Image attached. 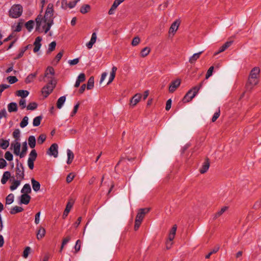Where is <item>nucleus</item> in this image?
<instances>
[{"label": "nucleus", "mask_w": 261, "mask_h": 261, "mask_svg": "<svg viewBox=\"0 0 261 261\" xmlns=\"http://www.w3.org/2000/svg\"><path fill=\"white\" fill-rule=\"evenodd\" d=\"M37 154L35 149H33L29 154L28 160H31L34 162L37 158Z\"/></svg>", "instance_id": "obj_33"}, {"label": "nucleus", "mask_w": 261, "mask_h": 261, "mask_svg": "<svg viewBox=\"0 0 261 261\" xmlns=\"http://www.w3.org/2000/svg\"><path fill=\"white\" fill-rule=\"evenodd\" d=\"M56 41H53L51 42L49 45H48V48L47 50V54H50L51 52L54 51L56 48Z\"/></svg>", "instance_id": "obj_40"}, {"label": "nucleus", "mask_w": 261, "mask_h": 261, "mask_svg": "<svg viewBox=\"0 0 261 261\" xmlns=\"http://www.w3.org/2000/svg\"><path fill=\"white\" fill-rule=\"evenodd\" d=\"M79 62V58H75L73 60H70L68 61V63L70 65H75L77 64Z\"/></svg>", "instance_id": "obj_58"}, {"label": "nucleus", "mask_w": 261, "mask_h": 261, "mask_svg": "<svg viewBox=\"0 0 261 261\" xmlns=\"http://www.w3.org/2000/svg\"><path fill=\"white\" fill-rule=\"evenodd\" d=\"M117 70V68L116 66H113L112 68V70L110 73V75L109 77V81L108 82V85L110 84L114 79L115 77L116 72Z\"/></svg>", "instance_id": "obj_21"}, {"label": "nucleus", "mask_w": 261, "mask_h": 261, "mask_svg": "<svg viewBox=\"0 0 261 261\" xmlns=\"http://www.w3.org/2000/svg\"><path fill=\"white\" fill-rule=\"evenodd\" d=\"M141 94H136L130 100V105L135 106L140 101L141 98Z\"/></svg>", "instance_id": "obj_23"}, {"label": "nucleus", "mask_w": 261, "mask_h": 261, "mask_svg": "<svg viewBox=\"0 0 261 261\" xmlns=\"http://www.w3.org/2000/svg\"><path fill=\"white\" fill-rule=\"evenodd\" d=\"M67 155L68 158L67 163L68 164H70L71 163L74 159V154L70 149H68L67 150Z\"/></svg>", "instance_id": "obj_25"}, {"label": "nucleus", "mask_w": 261, "mask_h": 261, "mask_svg": "<svg viewBox=\"0 0 261 261\" xmlns=\"http://www.w3.org/2000/svg\"><path fill=\"white\" fill-rule=\"evenodd\" d=\"M54 68L52 67H48L45 71L44 77L48 80L50 84H56V81L54 77Z\"/></svg>", "instance_id": "obj_5"}, {"label": "nucleus", "mask_w": 261, "mask_h": 261, "mask_svg": "<svg viewBox=\"0 0 261 261\" xmlns=\"http://www.w3.org/2000/svg\"><path fill=\"white\" fill-rule=\"evenodd\" d=\"M47 154L54 158H57L58 155V146L57 144H53L48 149Z\"/></svg>", "instance_id": "obj_7"}, {"label": "nucleus", "mask_w": 261, "mask_h": 261, "mask_svg": "<svg viewBox=\"0 0 261 261\" xmlns=\"http://www.w3.org/2000/svg\"><path fill=\"white\" fill-rule=\"evenodd\" d=\"M220 110H219L218 112H216V113H214L212 119L213 122H215L218 118V117L220 116Z\"/></svg>", "instance_id": "obj_59"}, {"label": "nucleus", "mask_w": 261, "mask_h": 261, "mask_svg": "<svg viewBox=\"0 0 261 261\" xmlns=\"http://www.w3.org/2000/svg\"><path fill=\"white\" fill-rule=\"evenodd\" d=\"M54 5L51 3L48 4L44 16L39 15L36 18V30L39 33L44 32L47 33L54 24Z\"/></svg>", "instance_id": "obj_1"}, {"label": "nucleus", "mask_w": 261, "mask_h": 261, "mask_svg": "<svg viewBox=\"0 0 261 261\" xmlns=\"http://www.w3.org/2000/svg\"><path fill=\"white\" fill-rule=\"evenodd\" d=\"M202 86V83L200 84L198 86H195L192 89L189 90L188 92L184 96L182 101L184 102H187L191 101L197 94L199 89Z\"/></svg>", "instance_id": "obj_3"}, {"label": "nucleus", "mask_w": 261, "mask_h": 261, "mask_svg": "<svg viewBox=\"0 0 261 261\" xmlns=\"http://www.w3.org/2000/svg\"><path fill=\"white\" fill-rule=\"evenodd\" d=\"M9 141L7 140H2L0 143V146L3 149H6L9 146Z\"/></svg>", "instance_id": "obj_41"}, {"label": "nucleus", "mask_w": 261, "mask_h": 261, "mask_svg": "<svg viewBox=\"0 0 261 261\" xmlns=\"http://www.w3.org/2000/svg\"><path fill=\"white\" fill-rule=\"evenodd\" d=\"M20 143L17 141L11 144V147L13 148L14 153L18 155L20 151Z\"/></svg>", "instance_id": "obj_14"}, {"label": "nucleus", "mask_w": 261, "mask_h": 261, "mask_svg": "<svg viewBox=\"0 0 261 261\" xmlns=\"http://www.w3.org/2000/svg\"><path fill=\"white\" fill-rule=\"evenodd\" d=\"M66 98L65 96H62L60 97L57 100V107L59 109H61L64 105Z\"/></svg>", "instance_id": "obj_19"}, {"label": "nucleus", "mask_w": 261, "mask_h": 261, "mask_svg": "<svg viewBox=\"0 0 261 261\" xmlns=\"http://www.w3.org/2000/svg\"><path fill=\"white\" fill-rule=\"evenodd\" d=\"M46 139V137L44 135H41L38 138V143L42 144Z\"/></svg>", "instance_id": "obj_56"}, {"label": "nucleus", "mask_w": 261, "mask_h": 261, "mask_svg": "<svg viewBox=\"0 0 261 261\" xmlns=\"http://www.w3.org/2000/svg\"><path fill=\"white\" fill-rule=\"evenodd\" d=\"M34 24V22L33 20H29L25 23V26L29 32H31L32 30Z\"/></svg>", "instance_id": "obj_45"}, {"label": "nucleus", "mask_w": 261, "mask_h": 261, "mask_svg": "<svg viewBox=\"0 0 261 261\" xmlns=\"http://www.w3.org/2000/svg\"><path fill=\"white\" fill-rule=\"evenodd\" d=\"M213 70H214L213 66H211L210 67V68L208 69V70L207 71V73H206V74L205 76L206 79H208L211 76H212V75L213 74Z\"/></svg>", "instance_id": "obj_51"}, {"label": "nucleus", "mask_w": 261, "mask_h": 261, "mask_svg": "<svg viewBox=\"0 0 261 261\" xmlns=\"http://www.w3.org/2000/svg\"><path fill=\"white\" fill-rule=\"evenodd\" d=\"M30 251V248L29 247H27L23 251V256L24 258H27L29 255Z\"/></svg>", "instance_id": "obj_57"}, {"label": "nucleus", "mask_w": 261, "mask_h": 261, "mask_svg": "<svg viewBox=\"0 0 261 261\" xmlns=\"http://www.w3.org/2000/svg\"><path fill=\"white\" fill-rule=\"evenodd\" d=\"M40 215H41V212H39L35 215V223L36 224H38L40 222Z\"/></svg>", "instance_id": "obj_60"}, {"label": "nucleus", "mask_w": 261, "mask_h": 261, "mask_svg": "<svg viewBox=\"0 0 261 261\" xmlns=\"http://www.w3.org/2000/svg\"><path fill=\"white\" fill-rule=\"evenodd\" d=\"M63 56V52L61 51L55 57V61L58 63Z\"/></svg>", "instance_id": "obj_63"}, {"label": "nucleus", "mask_w": 261, "mask_h": 261, "mask_svg": "<svg viewBox=\"0 0 261 261\" xmlns=\"http://www.w3.org/2000/svg\"><path fill=\"white\" fill-rule=\"evenodd\" d=\"M228 209V207L226 206H223L221 209L218 211L214 216V219H216L218 217L221 216L225 211Z\"/></svg>", "instance_id": "obj_35"}, {"label": "nucleus", "mask_w": 261, "mask_h": 261, "mask_svg": "<svg viewBox=\"0 0 261 261\" xmlns=\"http://www.w3.org/2000/svg\"><path fill=\"white\" fill-rule=\"evenodd\" d=\"M10 176V172L9 171H5L3 175V177L1 179V182L3 184H5Z\"/></svg>", "instance_id": "obj_27"}, {"label": "nucleus", "mask_w": 261, "mask_h": 261, "mask_svg": "<svg viewBox=\"0 0 261 261\" xmlns=\"http://www.w3.org/2000/svg\"><path fill=\"white\" fill-rule=\"evenodd\" d=\"M5 158L8 161H12L13 160V155L10 151H7L5 154Z\"/></svg>", "instance_id": "obj_49"}, {"label": "nucleus", "mask_w": 261, "mask_h": 261, "mask_svg": "<svg viewBox=\"0 0 261 261\" xmlns=\"http://www.w3.org/2000/svg\"><path fill=\"white\" fill-rule=\"evenodd\" d=\"M7 80L11 84L16 83L18 81L17 79L15 76H9L7 77Z\"/></svg>", "instance_id": "obj_50"}, {"label": "nucleus", "mask_w": 261, "mask_h": 261, "mask_svg": "<svg viewBox=\"0 0 261 261\" xmlns=\"http://www.w3.org/2000/svg\"><path fill=\"white\" fill-rule=\"evenodd\" d=\"M30 199V196L26 194H23L20 196V203L21 204H27L29 203Z\"/></svg>", "instance_id": "obj_16"}, {"label": "nucleus", "mask_w": 261, "mask_h": 261, "mask_svg": "<svg viewBox=\"0 0 261 261\" xmlns=\"http://www.w3.org/2000/svg\"><path fill=\"white\" fill-rule=\"evenodd\" d=\"M140 42V39L138 37H135L132 42V45L133 46L137 45Z\"/></svg>", "instance_id": "obj_53"}, {"label": "nucleus", "mask_w": 261, "mask_h": 261, "mask_svg": "<svg viewBox=\"0 0 261 261\" xmlns=\"http://www.w3.org/2000/svg\"><path fill=\"white\" fill-rule=\"evenodd\" d=\"M181 81L179 79H176L171 82L169 87V91L170 93H173L175 91L177 87L180 84Z\"/></svg>", "instance_id": "obj_9"}, {"label": "nucleus", "mask_w": 261, "mask_h": 261, "mask_svg": "<svg viewBox=\"0 0 261 261\" xmlns=\"http://www.w3.org/2000/svg\"><path fill=\"white\" fill-rule=\"evenodd\" d=\"M37 103L35 102L30 103L27 107L28 110H34L37 108Z\"/></svg>", "instance_id": "obj_48"}, {"label": "nucleus", "mask_w": 261, "mask_h": 261, "mask_svg": "<svg viewBox=\"0 0 261 261\" xmlns=\"http://www.w3.org/2000/svg\"><path fill=\"white\" fill-rule=\"evenodd\" d=\"M27 145L26 142H24L22 144V149L21 152L19 153L18 155L20 156V158H22L24 156V154L25 153L27 150Z\"/></svg>", "instance_id": "obj_44"}, {"label": "nucleus", "mask_w": 261, "mask_h": 261, "mask_svg": "<svg viewBox=\"0 0 261 261\" xmlns=\"http://www.w3.org/2000/svg\"><path fill=\"white\" fill-rule=\"evenodd\" d=\"M28 143L31 148H34L36 145V139L34 136H31L28 139Z\"/></svg>", "instance_id": "obj_29"}, {"label": "nucleus", "mask_w": 261, "mask_h": 261, "mask_svg": "<svg viewBox=\"0 0 261 261\" xmlns=\"http://www.w3.org/2000/svg\"><path fill=\"white\" fill-rule=\"evenodd\" d=\"M7 163L3 158H0V169H3L6 167Z\"/></svg>", "instance_id": "obj_55"}, {"label": "nucleus", "mask_w": 261, "mask_h": 261, "mask_svg": "<svg viewBox=\"0 0 261 261\" xmlns=\"http://www.w3.org/2000/svg\"><path fill=\"white\" fill-rule=\"evenodd\" d=\"M19 106L22 109L26 108L27 105H26V100L24 98H21L19 102Z\"/></svg>", "instance_id": "obj_52"}, {"label": "nucleus", "mask_w": 261, "mask_h": 261, "mask_svg": "<svg viewBox=\"0 0 261 261\" xmlns=\"http://www.w3.org/2000/svg\"><path fill=\"white\" fill-rule=\"evenodd\" d=\"M41 40L42 38L40 36H38L36 38L35 41L34 42V48L33 51L34 53H37L40 50L41 46Z\"/></svg>", "instance_id": "obj_12"}, {"label": "nucleus", "mask_w": 261, "mask_h": 261, "mask_svg": "<svg viewBox=\"0 0 261 261\" xmlns=\"http://www.w3.org/2000/svg\"><path fill=\"white\" fill-rule=\"evenodd\" d=\"M45 232L46 231L45 228L42 226H40L37 232V239L39 240H41L44 237Z\"/></svg>", "instance_id": "obj_17"}, {"label": "nucleus", "mask_w": 261, "mask_h": 261, "mask_svg": "<svg viewBox=\"0 0 261 261\" xmlns=\"http://www.w3.org/2000/svg\"><path fill=\"white\" fill-rule=\"evenodd\" d=\"M94 77L91 76L88 81L87 85V89L90 90V89H92L94 87Z\"/></svg>", "instance_id": "obj_34"}, {"label": "nucleus", "mask_w": 261, "mask_h": 261, "mask_svg": "<svg viewBox=\"0 0 261 261\" xmlns=\"http://www.w3.org/2000/svg\"><path fill=\"white\" fill-rule=\"evenodd\" d=\"M171 103H172V100L171 99H169L167 101L166 105V110L167 111H168L170 109V108L171 107Z\"/></svg>", "instance_id": "obj_64"}, {"label": "nucleus", "mask_w": 261, "mask_h": 261, "mask_svg": "<svg viewBox=\"0 0 261 261\" xmlns=\"http://www.w3.org/2000/svg\"><path fill=\"white\" fill-rule=\"evenodd\" d=\"M22 7L20 5H14L11 7L9 11V15L12 18H18L22 14Z\"/></svg>", "instance_id": "obj_4"}, {"label": "nucleus", "mask_w": 261, "mask_h": 261, "mask_svg": "<svg viewBox=\"0 0 261 261\" xmlns=\"http://www.w3.org/2000/svg\"><path fill=\"white\" fill-rule=\"evenodd\" d=\"M31 192V186L29 184H25L21 190L22 193L26 194L30 193Z\"/></svg>", "instance_id": "obj_32"}, {"label": "nucleus", "mask_w": 261, "mask_h": 261, "mask_svg": "<svg viewBox=\"0 0 261 261\" xmlns=\"http://www.w3.org/2000/svg\"><path fill=\"white\" fill-rule=\"evenodd\" d=\"M8 110L10 113L17 111V105L16 102H11L8 105Z\"/></svg>", "instance_id": "obj_24"}, {"label": "nucleus", "mask_w": 261, "mask_h": 261, "mask_svg": "<svg viewBox=\"0 0 261 261\" xmlns=\"http://www.w3.org/2000/svg\"><path fill=\"white\" fill-rule=\"evenodd\" d=\"M42 119L41 116H38L34 118L33 121V125L34 126H38L40 124L41 120Z\"/></svg>", "instance_id": "obj_37"}, {"label": "nucleus", "mask_w": 261, "mask_h": 261, "mask_svg": "<svg viewBox=\"0 0 261 261\" xmlns=\"http://www.w3.org/2000/svg\"><path fill=\"white\" fill-rule=\"evenodd\" d=\"M74 175L72 174V173H70L66 177V181L68 183L70 182L73 179Z\"/></svg>", "instance_id": "obj_62"}, {"label": "nucleus", "mask_w": 261, "mask_h": 261, "mask_svg": "<svg viewBox=\"0 0 261 261\" xmlns=\"http://www.w3.org/2000/svg\"><path fill=\"white\" fill-rule=\"evenodd\" d=\"M179 24H180V21L178 20H176L175 21H174L172 23V24L169 29V34H172V35H174L175 33V32H176V31L178 30Z\"/></svg>", "instance_id": "obj_10"}, {"label": "nucleus", "mask_w": 261, "mask_h": 261, "mask_svg": "<svg viewBox=\"0 0 261 261\" xmlns=\"http://www.w3.org/2000/svg\"><path fill=\"white\" fill-rule=\"evenodd\" d=\"M29 118L27 116H25L22 119V121L20 123V126L21 128H24L27 126L28 124Z\"/></svg>", "instance_id": "obj_46"}, {"label": "nucleus", "mask_w": 261, "mask_h": 261, "mask_svg": "<svg viewBox=\"0 0 261 261\" xmlns=\"http://www.w3.org/2000/svg\"><path fill=\"white\" fill-rule=\"evenodd\" d=\"M149 210V208L139 209L136 218V220L142 222L145 214L148 213Z\"/></svg>", "instance_id": "obj_6"}, {"label": "nucleus", "mask_w": 261, "mask_h": 261, "mask_svg": "<svg viewBox=\"0 0 261 261\" xmlns=\"http://www.w3.org/2000/svg\"><path fill=\"white\" fill-rule=\"evenodd\" d=\"M55 85L56 84H50L49 81H48V84L44 86L42 89V92L43 94H44L45 97H47L52 92Z\"/></svg>", "instance_id": "obj_8"}, {"label": "nucleus", "mask_w": 261, "mask_h": 261, "mask_svg": "<svg viewBox=\"0 0 261 261\" xmlns=\"http://www.w3.org/2000/svg\"><path fill=\"white\" fill-rule=\"evenodd\" d=\"M22 23L21 22H19L17 23L16 24H14L12 26V29L14 32H19L21 30L22 28Z\"/></svg>", "instance_id": "obj_36"}, {"label": "nucleus", "mask_w": 261, "mask_h": 261, "mask_svg": "<svg viewBox=\"0 0 261 261\" xmlns=\"http://www.w3.org/2000/svg\"><path fill=\"white\" fill-rule=\"evenodd\" d=\"M90 6L89 5H84L82 6L80 9V12L82 14H85L90 10Z\"/></svg>", "instance_id": "obj_38"}, {"label": "nucleus", "mask_w": 261, "mask_h": 261, "mask_svg": "<svg viewBox=\"0 0 261 261\" xmlns=\"http://www.w3.org/2000/svg\"><path fill=\"white\" fill-rule=\"evenodd\" d=\"M210 167V163L208 161H206L203 163L202 165L201 168L200 169V172L201 173H204L206 172Z\"/></svg>", "instance_id": "obj_26"}, {"label": "nucleus", "mask_w": 261, "mask_h": 261, "mask_svg": "<svg viewBox=\"0 0 261 261\" xmlns=\"http://www.w3.org/2000/svg\"><path fill=\"white\" fill-rule=\"evenodd\" d=\"M259 73L260 69L258 67H254L250 71L248 81L246 85V87L247 90H251L254 86L258 83Z\"/></svg>", "instance_id": "obj_2"}, {"label": "nucleus", "mask_w": 261, "mask_h": 261, "mask_svg": "<svg viewBox=\"0 0 261 261\" xmlns=\"http://www.w3.org/2000/svg\"><path fill=\"white\" fill-rule=\"evenodd\" d=\"M20 181L19 180H15L12 183V185L10 186V188L11 191H14L16 190L17 187L20 185Z\"/></svg>", "instance_id": "obj_43"}, {"label": "nucleus", "mask_w": 261, "mask_h": 261, "mask_svg": "<svg viewBox=\"0 0 261 261\" xmlns=\"http://www.w3.org/2000/svg\"><path fill=\"white\" fill-rule=\"evenodd\" d=\"M31 182L33 190L35 192H38V191H39L40 188V183L35 179H34V178H32L31 179Z\"/></svg>", "instance_id": "obj_22"}, {"label": "nucleus", "mask_w": 261, "mask_h": 261, "mask_svg": "<svg viewBox=\"0 0 261 261\" xmlns=\"http://www.w3.org/2000/svg\"><path fill=\"white\" fill-rule=\"evenodd\" d=\"M203 53L202 51H199V53H195L193 54L191 57L189 58V62L191 64H193L195 62V61L199 58L200 55Z\"/></svg>", "instance_id": "obj_20"}, {"label": "nucleus", "mask_w": 261, "mask_h": 261, "mask_svg": "<svg viewBox=\"0 0 261 261\" xmlns=\"http://www.w3.org/2000/svg\"><path fill=\"white\" fill-rule=\"evenodd\" d=\"M97 39V34L94 32L92 33L91 38L89 42L86 44V46L88 49L92 48L93 44L96 42Z\"/></svg>", "instance_id": "obj_13"}, {"label": "nucleus", "mask_w": 261, "mask_h": 261, "mask_svg": "<svg viewBox=\"0 0 261 261\" xmlns=\"http://www.w3.org/2000/svg\"><path fill=\"white\" fill-rule=\"evenodd\" d=\"M72 206V204L68 202L66 206L65 210L64 211L63 214V218L65 219L68 215L70 211L71 210Z\"/></svg>", "instance_id": "obj_28"}, {"label": "nucleus", "mask_w": 261, "mask_h": 261, "mask_svg": "<svg viewBox=\"0 0 261 261\" xmlns=\"http://www.w3.org/2000/svg\"><path fill=\"white\" fill-rule=\"evenodd\" d=\"M150 51V49L148 47H146L141 50V56L142 57H145L149 54Z\"/></svg>", "instance_id": "obj_47"}, {"label": "nucleus", "mask_w": 261, "mask_h": 261, "mask_svg": "<svg viewBox=\"0 0 261 261\" xmlns=\"http://www.w3.org/2000/svg\"><path fill=\"white\" fill-rule=\"evenodd\" d=\"M14 196L13 194H9L6 198V204H11L14 201Z\"/></svg>", "instance_id": "obj_39"}, {"label": "nucleus", "mask_w": 261, "mask_h": 261, "mask_svg": "<svg viewBox=\"0 0 261 261\" xmlns=\"http://www.w3.org/2000/svg\"><path fill=\"white\" fill-rule=\"evenodd\" d=\"M29 94V92L27 90H20L17 91V96L22 97V98L27 97Z\"/></svg>", "instance_id": "obj_30"}, {"label": "nucleus", "mask_w": 261, "mask_h": 261, "mask_svg": "<svg viewBox=\"0 0 261 261\" xmlns=\"http://www.w3.org/2000/svg\"><path fill=\"white\" fill-rule=\"evenodd\" d=\"M16 174L17 179H22L24 178V170L22 166L21 168L17 167Z\"/></svg>", "instance_id": "obj_18"}, {"label": "nucleus", "mask_w": 261, "mask_h": 261, "mask_svg": "<svg viewBox=\"0 0 261 261\" xmlns=\"http://www.w3.org/2000/svg\"><path fill=\"white\" fill-rule=\"evenodd\" d=\"M124 0H115L110 9L109 11V15H113L115 13V11L117 7L121 4Z\"/></svg>", "instance_id": "obj_11"}, {"label": "nucleus", "mask_w": 261, "mask_h": 261, "mask_svg": "<svg viewBox=\"0 0 261 261\" xmlns=\"http://www.w3.org/2000/svg\"><path fill=\"white\" fill-rule=\"evenodd\" d=\"M81 247V241L80 240L76 241L75 245L74 246V248L76 252H77L80 250Z\"/></svg>", "instance_id": "obj_61"}, {"label": "nucleus", "mask_w": 261, "mask_h": 261, "mask_svg": "<svg viewBox=\"0 0 261 261\" xmlns=\"http://www.w3.org/2000/svg\"><path fill=\"white\" fill-rule=\"evenodd\" d=\"M86 80V77H85V75L84 73H80L77 79H76V81L75 82V85H74V86L75 87H79L81 83L82 82H83L84 81H85Z\"/></svg>", "instance_id": "obj_15"}, {"label": "nucleus", "mask_w": 261, "mask_h": 261, "mask_svg": "<svg viewBox=\"0 0 261 261\" xmlns=\"http://www.w3.org/2000/svg\"><path fill=\"white\" fill-rule=\"evenodd\" d=\"M23 211V208L21 207L15 206H14L11 210L10 213L11 214H15L16 213L21 212Z\"/></svg>", "instance_id": "obj_42"}, {"label": "nucleus", "mask_w": 261, "mask_h": 261, "mask_svg": "<svg viewBox=\"0 0 261 261\" xmlns=\"http://www.w3.org/2000/svg\"><path fill=\"white\" fill-rule=\"evenodd\" d=\"M37 73H31L28 75V76L26 77L25 80V82L27 84L30 83L32 82L34 80V79L36 76Z\"/></svg>", "instance_id": "obj_31"}, {"label": "nucleus", "mask_w": 261, "mask_h": 261, "mask_svg": "<svg viewBox=\"0 0 261 261\" xmlns=\"http://www.w3.org/2000/svg\"><path fill=\"white\" fill-rule=\"evenodd\" d=\"M20 130L19 129H15L13 133V136L14 138H16V139H18L20 137Z\"/></svg>", "instance_id": "obj_54"}]
</instances>
